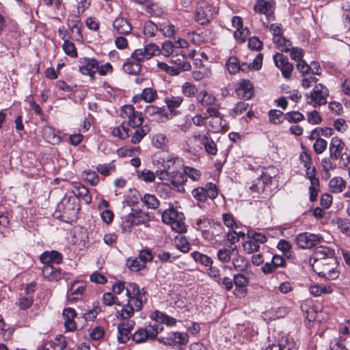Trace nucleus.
Masks as SVG:
<instances>
[{
    "label": "nucleus",
    "instance_id": "nucleus-51",
    "mask_svg": "<svg viewBox=\"0 0 350 350\" xmlns=\"http://www.w3.org/2000/svg\"><path fill=\"white\" fill-rule=\"evenodd\" d=\"M269 118L270 122L277 124L283 122L285 119V114L280 110L271 109L269 111Z\"/></svg>",
    "mask_w": 350,
    "mask_h": 350
},
{
    "label": "nucleus",
    "instance_id": "nucleus-61",
    "mask_svg": "<svg viewBox=\"0 0 350 350\" xmlns=\"http://www.w3.org/2000/svg\"><path fill=\"white\" fill-rule=\"evenodd\" d=\"M250 35V31L247 27H242L236 31L234 33V38L238 40L239 42H245L246 39L248 38Z\"/></svg>",
    "mask_w": 350,
    "mask_h": 350
},
{
    "label": "nucleus",
    "instance_id": "nucleus-13",
    "mask_svg": "<svg viewBox=\"0 0 350 350\" xmlns=\"http://www.w3.org/2000/svg\"><path fill=\"white\" fill-rule=\"evenodd\" d=\"M160 343L166 345L173 346L175 345H185L188 341V335L184 332H171L167 336H162L157 338Z\"/></svg>",
    "mask_w": 350,
    "mask_h": 350
},
{
    "label": "nucleus",
    "instance_id": "nucleus-15",
    "mask_svg": "<svg viewBox=\"0 0 350 350\" xmlns=\"http://www.w3.org/2000/svg\"><path fill=\"white\" fill-rule=\"evenodd\" d=\"M79 70L82 75H88L92 79L94 78V75L98 70V62L96 59L85 58L81 62Z\"/></svg>",
    "mask_w": 350,
    "mask_h": 350
},
{
    "label": "nucleus",
    "instance_id": "nucleus-36",
    "mask_svg": "<svg viewBox=\"0 0 350 350\" xmlns=\"http://www.w3.org/2000/svg\"><path fill=\"white\" fill-rule=\"evenodd\" d=\"M232 262L234 268L239 271L245 270L249 265V262L244 256L239 255V253L237 254H234L232 258Z\"/></svg>",
    "mask_w": 350,
    "mask_h": 350
},
{
    "label": "nucleus",
    "instance_id": "nucleus-32",
    "mask_svg": "<svg viewBox=\"0 0 350 350\" xmlns=\"http://www.w3.org/2000/svg\"><path fill=\"white\" fill-rule=\"evenodd\" d=\"M178 63H176V61L174 62L176 66H170L169 71L167 74L172 76H177L178 75L181 71L183 70H189L191 68V65L189 62L181 61L180 59H178Z\"/></svg>",
    "mask_w": 350,
    "mask_h": 350
},
{
    "label": "nucleus",
    "instance_id": "nucleus-12",
    "mask_svg": "<svg viewBox=\"0 0 350 350\" xmlns=\"http://www.w3.org/2000/svg\"><path fill=\"white\" fill-rule=\"evenodd\" d=\"M135 326L133 320H127L120 322L118 325V340L121 343H126L132 338L131 331Z\"/></svg>",
    "mask_w": 350,
    "mask_h": 350
},
{
    "label": "nucleus",
    "instance_id": "nucleus-19",
    "mask_svg": "<svg viewBox=\"0 0 350 350\" xmlns=\"http://www.w3.org/2000/svg\"><path fill=\"white\" fill-rule=\"evenodd\" d=\"M238 254L236 245L231 244L229 246L221 248L217 252V258L221 262H228L234 256Z\"/></svg>",
    "mask_w": 350,
    "mask_h": 350
},
{
    "label": "nucleus",
    "instance_id": "nucleus-14",
    "mask_svg": "<svg viewBox=\"0 0 350 350\" xmlns=\"http://www.w3.org/2000/svg\"><path fill=\"white\" fill-rule=\"evenodd\" d=\"M235 91L239 97L248 100L254 95V86L250 80L241 79L237 83Z\"/></svg>",
    "mask_w": 350,
    "mask_h": 350
},
{
    "label": "nucleus",
    "instance_id": "nucleus-35",
    "mask_svg": "<svg viewBox=\"0 0 350 350\" xmlns=\"http://www.w3.org/2000/svg\"><path fill=\"white\" fill-rule=\"evenodd\" d=\"M197 100L202 106H211L215 104V97L206 91H202L197 95Z\"/></svg>",
    "mask_w": 350,
    "mask_h": 350
},
{
    "label": "nucleus",
    "instance_id": "nucleus-30",
    "mask_svg": "<svg viewBox=\"0 0 350 350\" xmlns=\"http://www.w3.org/2000/svg\"><path fill=\"white\" fill-rule=\"evenodd\" d=\"M313 172L308 173V178L310 181V186L309 187L310 191V200L312 202H314L317 200V197L318 195V187H319V179L314 176Z\"/></svg>",
    "mask_w": 350,
    "mask_h": 350
},
{
    "label": "nucleus",
    "instance_id": "nucleus-49",
    "mask_svg": "<svg viewBox=\"0 0 350 350\" xmlns=\"http://www.w3.org/2000/svg\"><path fill=\"white\" fill-rule=\"evenodd\" d=\"M116 165L113 162L109 163L98 164L96 167L97 172L104 176H109L111 172H114L116 171Z\"/></svg>",
    "mask_w": 350,
    "mask_h": 350
},
{
    "label": "nucleus",
    "instance_id": "nucleus-17",
    "mask_svg": "<svg viewBox=\"0 0 350 350\" xmlns=\"http://www.w3.org/2000/svg\"><path fill=\"white\" fill-rule=\"evenodd\" d=\"M264 350H297V347L293 338L284 336L278 344L269 345Z\"/></svg>",
    "mask_w": 350,
    "mask_h": 350
},
{
    "label": "nucleus",
    "instance_id": "nucleus-50",
    "mask_svg": "<svg viewBox=\"0 0 350 350\" xmlns=\"http://www.w3.org/2000/svg\"><path fill=\"white\" fill-rule=\"evenodd\" d=\"M126 265L131 271L135 272L143 269L146 267L144 262H142L138 257L128 259Z\"/></svg>",
    "mask_w": 350,
    "mask_h": 350
},
{
    "label": "nucleus",
    "instance_id": "nucleus-18",
    "mask_svg": "<svg viewBox=\"0 0 350 350\" xmlns=\"http://www.w3.org/2000/svg\"><path fill=\"white\" fill-rule=\"evenodd\" d=\"M113 30L118 34L128 35L132 31V26L126 18L118 17L113 23Z\"/></svg>",
    "mask_w": 350,
    "mask_h": 350
},
{
    "label": "nucleus",
    "instance_id": "nucleus-54",
    "mask_svg": "<svg viewBox=\"0 0 350 350\" xmlns=\"http://www.w3.org/2000/svg\"><path fill=\"white\" fill-rule=\"evenodd\" d=\"M156 177L160 179L163 185L170 186V182L172 180V172L165 171L161 169L157 170Z\"/></svg>",
    "mask_w": 350,
    "mask_h": 350
},
{
    "label": "nucleus",
    "instance_id": "nucleus-41",
    "mask_svg": "<svg viewBox=\"0 0 350 350\" xmlns=\"http://www.w3.org/2000/svg\"><path fill=\"white\" fill-rule=\"evenodd\" d=\"M183 101V98L180 96H168L164 99V102L166 104L168 109L172 111L173 109L180 107Z\"/></svg>",
    "mask_w": 350,
    "mask_h": 350
},
{
    "label": "nucleus",
    "instance_id": "nucleus-42",
    "mask_svg": "<svg viewBox=\"0 0 350 350\" xmlns=\"http://www.w3.org/2000/svg\"><path fill=\"white\" fill-rule=\"evenodd\" d=\"M191 256L196 262L206 267H211L213 264V260L209 256L199 252L196 251L192 252Z\"/></svg>",
    "mask_w": 350,
    "mask_h": 350
},
{
    "label": "nucleus",
    "instance_id": "nucleus-5",
    "mask_svg": "<svg viewBox=\"0 0 350 350\" xmlns=\"http://www.w3.org/2000/svg\"><path fill=\"white\" fill-rule=\"evenodd\" d=\"M163 327L158 324L148 325L137 329L132 335V340L136 343H142L148 340L154 339L159 333L163 331Z\"/></svg>",
    "mask_w": 350,
    "mask_h": 350
},
{
    "label": "nucleus",
    "instance_id": "nucleus-6",
    "mask_svg": "<svg viewBox=\"0 0 350 350\" xmlns=\"http://www.w3.org/2000/svg\"><path fill=\"white\" fill-rule=\"evenodd\" d=\"M328 96L329 91L327 88L321 83H318L314 85L313 90L310 94H306L307 103L314 107L325 105Z\"/></svg>",
    "mask_w": 350,
    "mask_h": 350
},
{
    "label": "nucleus",
    "instance_id": "nucleus-23",
    "mask_svg": "<svg viewBox=\"0 0 350 350\" xmlns=\"http://www.w3.org/2000/svg\"><path fill=\"white\" fill-rule=\"evenodd\" d=\"M131 213L133 216L135 226L146 224L150 221V214L140 208H131Z\"/></svg>",
    "mask_w": 350,
    "mask_h": 350
},
{
    "label": "nucleus",
    "instance_id": "nucleus-28",
    "mask_svg": "<svg viewBox=\"0 0 350 350\" xmlns=\"http://www.w3.org/2000/svg\"><path fill=\"white\" fill-rule=\"evenodd\" d=\"M346 184V181L342 177H334L329 183V190L332 193H341L345 189Z\"/></svg>",
    "mask_w": 350,
    "mask_h": 350
},
{
    "label": "nucleus",
    "instance_id": "nucleus-59",
    "mask_svg": "<svg viewBox=\"0 0 350 350\" xmlns=\"http://www.w3.org/2000/svg\"><path fill=\"white\" fill-rule=\"evenodd\" d=\"M157 30V26L152 21H147L144 23V33L146 36L149 38L154 36Z\"/></svg>",
    "mask_w": 350,
    "mask_h": 350
},
{
    "label": "nucleus",
    "instance_id": "nucleus-31",
    "mask_svg": "<svg viewBox=\"0 0 350 350\" xmlns=\"http://www.w3.org/2000/svg\"><path fill=\"white\" fill-rule=\"evenodd\" d=\"M27 293L25 295H21L17 300L16 304L21 310H27L30 308L33 303V298L29 294V288H26Z\"/></svg>",
    "mask_w": 350,
    "mask_h": 350
},
{
    "label": "nucleus",
    "instance_id": "nucleus-26",
    "mask_svg": "<svg viewBox=\"0 0 350 350\" xmlns=\"http://www.w3.org/2000/svg\"><path fill=\"white\" fill-rule=\"evenodd\" d=\"M187 181V176L183 172H172V180L170 182V186L172 188L177 189L178 191H180V187L183 185Z\"/></svg>",
    "mask_w": 350,
    "mask_h": 350
},
{
    "label": "nucleus",
    "instance_id": "nucleus-55",
    "mask_svg": "<svg viewBox=\"0 0 350 350\" xmlns=\"http://www.w3.org/2000/svg\"><path fill=\"white\" fill-rule=\"evenodd\" d=\"M247 235L249 239H252L258 243V245L264 243L267 241V237L262 233L257 232L254 230L250 229L247 230Z\"/></svg>",
    "mask_w": 350,
    "mask_h": 350
},
{
    "label": "nucleus",
    "instance_id": "nucleus-53",
    "mask_svg": "<svg viewBox=\"0 0 350 350\" xmlns=\"http://www.w3.org/2000/svg\"><path fill=\"white\" fill-rule=\"evenodd\" d=\"M310 293L315 296L319 297L323 293H331L332 292V288L329 286H311L309 288Z\"/></svg>",
    "mask_w": 350,
    "mask_h": 350
},
{
    "label": "nucleus",
    "instance_id": "nucleus-2",
    "mask_svg": "<svg viewBox=\"0 0 350 350\" xmlns=\"http://www.w3.org/2000/svg\"><path fill=\"white\" fill-rule=\"evenodd\" d=\"M149 132L148 126H126L125 123H122L120 126L113 129L111 134L113 136L121 139H125L131 137V142L133 144L139 143L142 139Z\"/></svg>",
    "mask_w": 350,
    "mask_h": 350
},
{
    "label": "nucleus",
    "instance_id": "nucleus-62",
    "mask_svg": "<svg viewBox=\"0 0 350 350\" xmlns=\"http://www.w3.org/2000/svg\"><path fill=\"white\" fill-rule=\"evenodd\" d=\"M273 61L275 66L280 70L286 64H289L288 59L286 56L284 55L282 53H277L273 56Z\"/></svg>",
    "mask_w": 350,
    "mask_h": 350
},
{
    "label": "nucleus",
    "instance_id": "nucleus-20",
    "mask_svg": "<svg viewBox=\"0 0 350 350\" xmlns=\"http://www.w3.org/2000/svg\"><path fill=\"white\" fill-rule=\"evenodd\" d=\"M150 318L157 323L165 324L168 326H173L176 324V320L159 310H154L150 316Z\"/></svg>",
    "mask_w": 350,
    "mask_h": 350
},
{
    "label": "nucleus",
    "instance_id": "nucleus-63",
    "mask_svg": "<svg viewBox=\"0 0 350 350\" xmlns=\"http://www.w3.org/2000/svg\"><path fill=\"white\" fill-rule=\"evenodd\" d=\"M193 197L199 202H205L207 200L205 187H198L192 191Z\"/></svg>",
    "mask_w": 350,
    "mask_h": 350
},
{
    "label": "nucleus",
    "instance_id": "nucleus-29",
    "mask_svg": "<svg viewBox=\"0 0 350 350\" xmlns=\"http://www.w3.org/2000/svg\"><path fill=\"white\" fill-rule=\"evenodd\" d=\"M157 96V92L155 90L151 88H144L140 95H137L133 97L134 102L138 100H144L147 103H152Z\"/></svg>",
    "mask_w": 350,
    "mask_h": 350
},
{
    "label": "nucleus",
    "instance_id": "nucleus-56",
    "mask_svg": "<svg viewBox=\"0 0 350 350\" xmlns=\"http://www.w3.org/2000/svg\"><path fill=\"white\" fill-rule=\"evenodd\" d=\"M243 248L247 254H252L259 250L260 245L255 241L249 239L243 243Z\"/></svg>",
    "mask_w": 350,
    "mask_h": 350
},
{
    "label": "nucleus",
    "instance_id": "nucleus-22",
    "mask_svg": "<svg viewBox=\"0 0 350 350\" xmlns=\"http://www.w3.org/2000/svg\"><path fill=\"white\" fill-rule=\"evenodd\" d=\"M42 275L46 279L51 282H57L62 278L60 269L54 267L53 265H44Z\"/></svg>",
    "mask_w": 350,
    "mask_h": 350
},
{
    "label": "nucleus",
    "instance_id": "nucleus-24",
    "mask_svg": "<svg viewBox=\"0 0 350 350\" xmlns=\"http://www.w3.org/2000/svg\"><path fill=\"white\" fill-rule=\"evenodd\" d=\"M85 291V286L82 283L74 282L68 291L67 297L70 301L77 300Z\"/></svg>",
    "mask_w": 350,
    "mask_h": 350
},
{
    "label": "nucleus",
    "instance_id": "nucleus-60",
    "mask_svg": "<svg viewBox=\"0 0 350 350\" xmlns=\"http://www.w3.org/2000/svg\"><path fill=\"white\" fill-rule=\"evenodd\" d=\"M63 49L65 53L71 57H76L77 56V49L70 40H66L63 44Z\"/></svg>",
    "mask_w": 350,
    "mask_h": 350
},
{
    "label": "nucleus",
    "instance_id": "nucleus-58",
    "mask_svg": "<svg viewBox=\"0 0 350 350\" xmlns=\"http://www.w3.org/2000/svg\"><path fill=\"white\" fill-rule=\"evenodd\" d=\"M84 180L90 183L92 185H96L99 180L98 174L94 171L88 170L83 172Z\"/></svg>",
    "mask_w": 350,
    "mask_h": 350
},
{
    "label": "nucleus",
    "instance_id": "nucleus-40",
    "mask_svg": "<svg viewBox=\"0 0 350 350\" xmlns=\"http://www.w3.org/2000/svg\"><path fill=\"white\" fill-rule=\"evenodd\" d=\"M226 66L231 75H235L240 71V62L235 56H231L228 59Z\"/></svg>",
    "mask_w": 350,
    "mask_h": 350
},
{
    "label": "nucleus",
    "instance_id": "nucleus-38",
    "mask_svg": "<svg viewBox=\"0 0 350 350\" xmlns=\"http://www.w3.org/2000/svg\"><path fill=\"white\" fill-rule=\"evenodd\" d=\"M142 201L148 208L151 209H156L160 205V202L157 198L150 193H146L142 198Z\"/></svg>",
    "mask_w": 350,
    "mask_h": 350
},
{
    "label": "nucleus",
    "instance_id": "nucleus-33",
    "mask_svg": "<svg viewBox=\"0 0 350 350\" xmlns=\"http://www.w3.org/2000/svg\"><path fill=\"white\" fill-rule=\"evenodd\" d=\"M135 310V306H129L127 303L120 310L116 312V317L117 319L124 321L130 320L129 319L133 316Z\"/></svg>",
    "mask_w": 350,
    "mask_h": 350
},
{
    "label": "nucleus",
    "instance_id": "nucleus-16",
    "mask_svg": "<svg viewBox=\"0 0 350 350\" xmlns=\"http://www.w3.org/2000/svg\"><path fill=\"white\" fill-rule=\"evenodd\" d=\"M40 260L44 265H52V264H60L63 256L56 250L46 251L40 256Z\"/></svg>",
    "mask_w": 350,
    "mask_h": 350
},
{
    "label": "nucleus",
    "instance_id": "nucleus-52",
    "mask_svg": "<svg viewBox=\"0 0 350 350\" xmlns=\"http://www.w3.org/2000/svg\"><path fill=\"white\" fill-rule=\"evenodd\" d=\"M176 248L183 253H187L190 250L189 241L185 236L176 237L175 238Z\"/></svg>",
    "mask_w": 350,
    "mask_h": 350
},
{
    "label": "nucleus",
    "instance_id": "nucleus-7",
    "mask_svg": "<svg viewBox=\"0 0 350 350\" xmlns=\"http://www.w3.org/2000/svg\"><path fill=\"white\" fill-rule=\"evenodd\" d=\"M160 51L157 45L150 43L144 48L135 49L131 55V60L134 59L141 64L142 62L148 60Z\"/></svg>",
    "mask_w": 350,
    "mask_h": 350
},
{
    "label": "nucleus",
    "instance_id": "nucleus-8",
    "mask_svg": "<svg viewBox=\"0 0 350 350\" xmlns=\"http://www.w3.org/2000/svg\"><path fill=\"white\" fill-rule=\"evenodd\" d=\"M323 239L321 234L301 232L297 235L295 242L300 248L310 249L320 243Z\"/></svg>",
    "mask_w": 350,
    "mask_h": 350
},
{
    "label": "nucleus",
    "instance_id": "nucleus-47",
    "mask_svg": "<svg viewBox=\"0 0 350 350\" xmlns=\"http://www.w3.org/2000/svg\"><path fill=\"white\" fill-rule=\"evenodd\" d=\"M249 107V103L245 101L238 102L235 106L230 111L229 114L232 118L241 115Z\"/></svg>",
    "mask_w": 350,
    "mask_h": 350
},
{
    "label": "nucleus",
    "instance_id": "nucleus-64",
    "mask_svg": "<svg viewBox=\"0 0 350 350\" xmlns=\"http://www.w3.org/2000/svg\"><path fill=\"white\" fill-rule=\"evenodd\" d=\"M167 142V137L164 134H157L152 137V144L157 148H162Z\"/></svg>",
    "mask_w": 350,
    "mask_h": 350
},
{
    "label": "nucleus",
    "instance_id": "nucleus-45",
    "mask_svg": "<svg viewBox=\"0 0 350 350\" xmlns=\"http://www.w3.org/2000/svg\"><path fill=\"white\" fill-rule=\"evenodd\" d=\"M77 193L75 195L83 200L86 204H90L92 202V197L89 190L83 185H79L75 187Z\"/></svg>",
    "mask_w": 350,
    "mask_h": 350
},
{
    "label": "nucleus",
    "instance_id": "nucleus-34",
    "mask_svg": "<svg viewBox=\"0 0 350 350\" xmlns=\"http://www.w3.org/2000/svg\"><path fill=\"white\" fill-rule=\"evenodd\" d=\"M299 160L301 163L306 168V176H308V173L313 172L314 176H316V169L314 166H312V158L310 154H308L306 152L301 153L299 155Z\"/></svg>",
    "mask_w": 350,
    "mask_h": 350
},
{
    "label": "nucleus",
    "instance_id": "nucleus-21",
    "mask_svg": "<svg viewBox=\"0 0 350 350\" xmlns=\"http://www.w3.org/2000/svg\"><path fill=\"white\" fill-rule=\"evenodd\" d=\"M201 144L204 148L205 152L209 154L215 156L217 153V147L212 139L210 133L206 132L201 139Z\"/></svg>",
    "mask_w": 350,
    "mask_h": 350
},
{
    "label": "nucleus",
    "instance_id": "nucleus-4",
    "mask_svg": "<svg viewBox=\"0 0 350 350\" xmlns=\"http://www.w3.org/2000/svg\"><path fill=\"white\" fill-rule=\"evenodd\" d=\"M126 291L129 306H135L136 311L141 310L146 301L144 288L140 289L136 283L130 282L126 286Z\"/></svg>",
    "mask_w": 350,
    "mask_h": 350
},
{
    "label": "nucleus",
    "instance_id": "nucleus-9",
    "mask_svg": "<svg viewBox=\"0 0 350 350\" xmlns=\"http://www.w3.org/2000/svg\"><path fill=\"white\" fill-rule=\"evenodd\" d=\"M254 10L256 13L265 15L267 21L274 20V0H256Z\"/></svg>",
    "mask_w": 350,
    "mask_h": 350
},
{
    "label": "nucleus",
    "instance_id": "nucleus-44",
    "mask_svg": "<svg viewBox=\"0 0 350 350\" xmlns=\"http://www.w3.org/2000/svg\"><path fill=\"white\" fill-rule=\"evenodd\" d=\"M137 176L146 183H152L154 180L156 178V172H153L152 171L144 169L142 170H137L136 172Z\"/></svg>",
    "mask_w": 350,
    "mask_h": 350
},
{
    "label": "nucleus",
    "instance_id": "nucleus-3",
    "mask_svg": "<svg viewBox=\"0 0 350 350\" xmlns=\"http://www.w3.org/2000/svg\"><path fill=\"white\" fill-rule=\"evenodd\" d=\"M161 219L164 224L170 225L174 232L182 234L187 231L184 214L174 208H168L162 212Z\"/></svg>",
    "mask_w": 350,
    "mask_h": 350
},
{
    "label": "nucleus",
    "instance_id": "nucleus-43",
    "mask_svg": "<svg viewBox=\"0 0 350 350\" xmlns=\"http://www.w3.org/2000/svg\"><path fill=\"white\" fill-rule=\"evenodd\" d=\"M181 163V160L174 155L167 154L166 156V161L165 163H164V167H160L161 170L168 171L172 168H176V165H180Z\"/></svg>",
    "mask_w": 350,
    "mask_h": 350
},
{
    "label": "nucleus",
    "instance_id": "nucleus-27",
    "mask_svg": "<svg viewBox=\"0 0 350 350\" xmlns=\"http://www.w3.org/2000/svg\"><path fill=\"white\" fill-rule=\"evenodd\" d=\"M123 70L125 72L129 75H137L142 70V65L135 62L134 59L131 60V57L127 58L126 61L123 64Z\"/></svg>",
    "mask_w": 350,
    "mask_h": 350
},
{
    "label": "nucleus",
    "instance_id": "nucleus-46",
    "mask_svg": "<svg viewBox=\"0 0 350 350\" xmlns=\"http://www.w3.org/2000/svg\"><path fill=\"white\" fill-rule=\"evenodd\" d=\"M181 92L186 97H194L198 93V89L195 85L190 82H185L181 86Z\"/></svg>",
    "mask_w": 350,
    "mask_h": 350
},
{
    "label": "nucleus",
    "instance_id": "nucleus-39",
    "mask_svg": "<svg viewBox=\"0 0 350 350\" xmlns=\"http://www.w3.org/2000/svg\"><path fill=\"white\" fill-rule=\"evenodd\" d=\"M273 41L281 51L288 52L290 51L291 43L290 40H286L282 35L275 36L273 38Z\"/></svg>",
    "mask_w": 350,
    "mask_h": 350
},
{
    "label": "nucleus",
    "instance_id": "nucleus-57",
    "mask_svg": "<svg viewBox=\"0 0 350 350\" xmlns=\"http://www.w3.org/2000/svg\"><path fill=\"white\" fill-rule=\"evenodd\" d=\"M185 176H187L194 181H198L201 178V172L196 168L189 166H185L183 168Z\"/></svg>",
    "mask_w": 350,
    "mask_h": 350
},
{
    "label": "nucleus",
    "instance_id": "nucleus-11",
    "mask_svg": "<svg viewBox=\"0 0 350 350\" xmlns=\"http://www.w3.org/2000/svg\"><path fill=\"white\" fill-rule=\"evenodd\" d=\"M347 148L342 140L338 137H334L329 144V155L330 158L337 161L343 159V157L347 154Z\"/></svg>",
    "mask_w": 350,
    "mask_h": 350
},
{
    "label": "nucleus",
    "instance_id": "nucleus-1",
    "mask_svg": "<svg viewBox=\"0 0 350 350\" xmlns=\"http://www.w3.org/2000/svg\"><path fill=\"white\" fill-rule=\"evenodd\" d=\"M314 271L319 276L328 280H334L338 277L339 271L336 270L337 260L334 250L327 246L317 247L310 258Z\"/></svg>",
    "mask_w": 350,
    "mask_h": 350
},
{
    "label": "nucleus",
    "instance_id": "nucleus-10",
    "mask_svg": "<svg viewBox=\"0 0 350 350\" xmlns=\"http://www.w3.org/2000/svg\"><path fill=\"white\" fill-rule=\"evenodd\" d=\"M67 25L70 33L71 40L81 42L83 36L81 34V22L79 16L69 15L67 21Z\"/></svg>",
    "mask_w": 350,
    "mask_h": 350
},
{
    "label": "nucleus",
    "instance_id": "nucleus-48",
    "mask_svg": "<svg viewBox=\"0 0 350 350\" xmlns=\"http://www.w3.org/2000/svg\"><path fill=\"white\" fill-rule=\"evenodd\" d=\"M126 118L128 119V122L125 125L129 127L132 126H141L144 122L142 113L136 111H134L133 116H128Z\"/></svg>",
    "mask_w": 350,
    "mask_h": 350
},
{
    "label": "nucleus",
    "instance_id": "nucleus-25",
    "mask_svg": "<svg viewBox=\"0 0 350 350\" xmlns=\"http://www.w3.org/2000/svg\"><path fill=\"white\" fill-rule=\"evenodd\" d=\"M133 217V215L130 213L120 217L119 227L120 228L122 233H130L132 230L133 226H135Z\"/></svg>",
    "mask_w": 350,
    "mask_h": 350
},
{
    "label": "nucleus",
    "instance_id": "nucleus-37",
    "mask_svg": "<svg viewBox=\"0 0 350 350\" xmlns=\"http://www.w3.org/2000/svg\"><path fill=\"white\" fill-rule=\"evenodd\" d=\"M208 7L199 6L196 8V20L200 25H206L209 22Z\"/></svg>",
    "mask_w": 350,
    "mask_h": 350
}]
</instances>
